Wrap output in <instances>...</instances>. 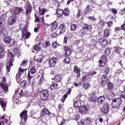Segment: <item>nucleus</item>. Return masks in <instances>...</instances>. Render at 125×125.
<instances>
[{
  "instance_id": "1",
  "label": "nucleus",
  "mask_w": 125,
  "mask_h": 125,
  "mask_svg": "<svg viewBox=\"0 0 125 125\" xmlns=\"http://www.w3.org/2000/svg\"><path fill=\"white\" fill-rule=\"evenodd\" d=\"M73 107L77 112H79L81 115H84V114H87L89 111V109L87 108L85 105L82 106L81 104V101H75L73 104Z\"/></svg>"
},
{
  "instance_id": "2",
  "label": "nucleus",
  "mask_w": 125,
  "mask_h": 125,
  "mask_svg": "<svg viewBox=\"0 0 125 125\" xmlns=\"http://www.w3.org/2000/svg\"><path fill=\"white\" fill-rule=\"evenodd\" d=\"M9 56H10V59L9 62H7L6 68L7 72H10V68L12 66H13V61H14V55L12 53V52L9 53Z\"/></svg>"
},
{
  "instance_id": "3",
  "label": "nucleus",
  "mask_w": 125,
  "mask_h": 125,
  "mask_svg": "<svg viewBox=\"0 0 125 125\" xmlns=\"http://www.w3.org/2000/svg\"><path fill=\"white\" fill-rule=\"evenodd\" d=\"M121 104H122V99L115 98L112 100L111 106L112 108H118L121 106Z\"/></svg>"
},
{
  "instance_id": "4",
  "label": "nucleus",
  "mask_w": 125,
  "mask_h": 125,
  "mask_svg": "<svg viewBox=\"0 0 125 125\" xmlns=\"http://www.w3.org/2000/svg\"><path fill=\"white\" fill-rule=\"evenodd\" d=\"M27 71V69H22L21 67L19 68V73L17 74L16 79L17 80V82L18 83H20L21 81V75H23L24 74V72H26Z\"/></svg>"
},
{
  "instance_id": "5",
  "label": "nucleus",
  "mask_w": 125,
  "mask_h": 125,
  "mask_svg": "<svg viewBox=\"0 0 125 125\" xmlns=\"http://www.w3.org/2000/svg\"><path fill=\"white\" fill-rule=\"evenodd\" d=\"M40 97L41 100H43L44 101V100H46L47 99L49 94H48V91L46 90H41L40 92Z\"/></svg>"
},
{
  "instance_id": "6",
  "label": "nucleus",
  "mask_w": 125,
  "mask_h": 125,
  "mask_svg": "<svg viewBox=\"0 0 125 125\" xmlns=\"http://www.w3.org/2000/svg\"><path fill=\"white\" fill-rule=\"evenodd\" d=\"M17 18L16 16L12 15L9 17V19H8L7 25L11 26L14 25V23L16 22Z\"/></svg>"
},
{
  "instance_id": "7",
  "label": "nucleus",
  "mask_w": 125,
  "mask_h": 125,
  "mask_svg": "<svg viewBox=\"0 0 125 125\" xmlns=\"http://www.w3.org/2000/svg\"><path fill=\"white\" fill-rule=\"evenodd\" d=\"M88 95L90 96L88 98L90 102H96L97 100V97H96V95H95V92L92 91L91 93H89Z\"/></svg>"
},
{
  "instance_id": "8",
  "label": "nucleus",
  "mask_w": 125,
  "mask_h": 125,
  "mask_svg": "<svg viewBox=\"0 0 125 125\" xmlns=\"http://www.w3.org/2000/svg\"><path fill=\"white\" fill-rule=\"evenodd\" d=\"M109 109L110 104H104L102 108V111L104 113V114H108V113H109Z\"/></svg>"
},
{
  "instance_id": "9",
  "label": "nucleus",
  "mask_w": 125,
  "mask_h": 125,
  "mask_svg": "<svg viewBox=\"0 0 125 125\" xmlns=\"http://www.w3.org/2000/svg\"><path fill=\"white\" fill-rule=\"evenodd\" d=\"M60 32L59 33V35H62L66 32V25L64 23H62L59 26Z\"/></svg>"
},
{
  "instance_id": "10",
  "label": "nucleus",
  "mask_w": 125,
  "mask_h": 125,
  "mask_svg": "<svg viewBox=\"0 0 125 125\" xmlns=\"http://www.w3.org/2000/svg\"><path fill=\"white\" fill-rule=\"evenodd\" d=\"M99 43H101L103 47H106L107 46V44H108V42H107V40L104 38H102L99 40Z\"/></svg>"
},
{
  "instance_id": "11",
  "label": "nucleus",
  "mask_w": 125,
  "mask_h": 125,
  "mask_svg": "<svg viewBox=\"0 0 125 125\" xmlns=\"http://www.w3.org/2000/svg\"><path fill=\"white\" fill-rule=\"evenodd\" d=\"M22 11H23V8L16 7L13 10V13L14 15L16 16V15H18V14H20V13H21Z\"/></svg>"
},
{
  "instance_id": "12",
  "label": "nucleus",
  "mask_w": 125,
  "mask_h": 125,
  "mask_svg": "<svg viewBox=\"0 0 125 125\" xmlns=\"http://www.w3.org/2000/svg\"><path fill=\"white\" fill-rule=\"evenodd\" d=\"M5 20H6V15L4 14L0 17V27L4 25V24H5Z\"/></svg>"
},
{
  "instance_id": "13",
  "label": "nucleus",
  "mask_w": 125,
  "mask_h": 125,
  "mask_svg": "<svg viewBox=\"0 0 125 125\" xmlns=\"http://www.w3.org/2000/svg\"><path fill=\"white\" fill-rule=\"evenodd\" d=\"M57 63V58H52L48 62V64L50 67H54L55 66V64Z\"/></svg>"
},
{
  "instance_id": "14",
  "label": "nucleus",
  "mask_w": 125,
  "mask_h": 125,
  "mask_svg": "<svg viewBox=\"0 0 125 125\" xmlns=\"http://www.w3.org/2000/svg\"><path fill=\"white\" fill-rule=\"evenodd\" d=\"M101 80H102L101 81V84L103 86H104V85H106L107 82H109V79H107V77L105 76V75H103L102 76Z\"/></svg>"
},
{
  "instance_id": "15",
  "label": "nucleus",
  "mask_w": 125,
  "mask_h": 125,
  "mask_svg": "<svg viewBox=\"0 0 125 125\" xmlns=\"http://www.w3.org/2000/svg\"><path fill=\"white\" fill-rule=\"evenodd\" d=\"M45 115H50V112L46 108H43L41 113L40 118H43Z\"/></svg>"
},
{
  "instance_id": "16",
  "label": "nucleus",
  "mask_w": 125,
  "mask_h": 125,
  "mask_svg": "<svg viewBox=\"0 0 125 125\" xmlns=\"http://www.w3.org/2000/svg\"><path fill=\"white\" fill-rule=\"evenodd\" d=\"M105 96H100L97 99V103L99 104V105H101V104H103V102L105 101Z\"/></svg>"
},
{
  "instance_id": "17",
  "label": "nucleus",
  "mask_w": 125,
  "mask_h": 125,
  "mask_svg": "<svg viewBox=\"0 0 125 125\" xmlns=\"http://www.w3.org/2000/svg\"><path fill=\"white\" fill-rule=\"evenodd\" d=\"M7 54V52L3 48H0V58L3 59L5 57V55Z\"/></svg>"
},
{
  "instance_id": "18",
  "label": "nucleus",
  "mask_w": 125,
  "mask_h": 125,
  "mask_svg": "<svg viewBox=\"0 0 125 125\" xmlns=\"http://www.w3.org/2000/svg\"><path fill=\"white\" fill-rule=\"evenodd\" d=\"M31 33L26 31H22V37L25 38V40H28L31 37Z\"/></svg>"
},
{
  "instance_id": "19",
  "label": "nucleus",
  "mask_w": 125,
  "mask_h": 125,
  "mask_svg": "<svg viewBox=\"0 0 125 125\" xmlns=\"http://www.w3.org/2000/svg\"><path fill=\"white\" fill-rule=\"evenodd\" d=\"M59 10H60L61 13H63L65 16H69V15H70V11H69L68 8H65L63 11L61 9H59L58 12H59Z\"/></svg>"
},
{
  "instance_id": "20",
  "label": "nucleus",
  "mask_w": 125,
  "mask_h": 125,
  "mask_svg": "<svg viewBox=\"0 0 125 125\" xmlns=\"http://www.w3.org/2000/svg\"><path fill=\"white\" fill-rule=\"evenodd\" d=\"M71 91H72V89L70 88L63 95L62 98L61 99L62 103H64V102H65V99L67 98V97H68V95L71 93Z\"/></svg>"
},
{
  "instance_id": "21",
  "label": "nucleus",
  "mask_w": 125,
  "mask_h": 125,
  "mask_svg": "<svg viewBox=\"0 0 125 125\" xmlns=\"http://www.w3.org/2000/svg\"><path fill=\"white\" fill-rule=\"evenodd\" d=\"M63 49L64 51H65V56H69V55L71 54V52H72V50H71V49L68 48V46H64Z\"/></svg>"
},
{
  "instance_id": "22",
  "label": "nucleus",
  "mask_w": 125,
  "mask_h": 125,
  "mask_svg": "<svg viewBox=\"0 0 125 125\" xmlns=\"http://www.w3.org/2000/svg\"><path fill=\"white\" fill-rule=\"evenodd\" d=\"M11 41H12V39L10 36H6L3 39V42L5 43H6V44H10Z\"/></svg>"
},
{
  "instance_id": "23",
  "label": "nucleus",
  "mask_w": 125,
  "mask_h": 125,
  "mask_svg": "<svg viewBox=\"0 0 125 125\" xmlns=\"http://www.w3.org/2000/svg\"><path fill=\"white\" fill-rule=\"evenodd\" d=\"M27 111L26 110H23L21 114H20V117L21 119H23L24 118V122H26L27 121V117L26 116L27 115Z\"/></svg>"
},
{
  "instance_id": "24",
  "label": "nucleus",
  "mask_w": 125,
  "mask_h": 125,
  "mask_svg": "<svg viewBox=\"0 0 125 125\" xmlns=\"http://www.w3.org/2000/svg\"><path fill=\"white\" fill-rule=\"evenodd\" d=\"M58 24L56 21H54L53 23H51V27L52 31H54L57 29V26Z\"/></svg>"
},
{
  "instance_id": "25",
  "label": "nucleus",
  "mask_w": 125,
  "mask_h": 125,
  "mask_svg": "<svg viewBox=\"0 0 125 125\" xmlns=\"http://www.w3.org/2000/svg\"><path fill=\"white\" fill-rule=\"evenodd\" d=\"M31 10H32V6H31V4H27L26 8V14H30V13H31Z\"/></svg>"
},
{
  "instance_id": "26",
  "label": "nucleus",
  "mask_w": 125,
  "mask_h": 125,
  "mask_svg": "<svg viewBox=\"0 0 125 125\" xmlns=\"http://www.w3.org/2000/svg\"><path fill=\"white\" fill-rule=\"evenodd\" d=\"M104 73L105 74H104V76H106V77H107L108 75H109V73H110V67H109L107 65L105 66L104 68Z\"/></svg>"
},
{
  "instance_id": "27",
  "label": "nucleus",
  "mask_w": 125,
  "mask_h": 125,
  "mask_svg": "<svg viewBox=\"0 0 125 125\" xmlns=\"http://www.w3.org/2000/svg\"><path fill=\"white\" fill-rule=\"evenodd\" d=\"M61 80H62L61 75L57 74L55 76L54 80L56 83H59V82H61Z\"/></svg>"
},
{
  "instance_id": "28",
  "label": "nucleus",
  "mask_w": 125,
  "mask_h": 125,
  "mask_svg": "<svg viewBox=\"0 0 125 125\" xmlns=\"http://www.w3.org/2000/svg\"><path fill=\"white\" fill-rule=\"evenodd\" d=\"M83 30H92V27L91 25H89L85 23L83 26Z\"/></svg>"
},
{
  "instance_id": "29",
  "label": "nucleus",
  "mask_w": 125,
  "mask_h": 125,
  "mask_svg": "<svg viewBox=\"0 0 125 125\" xmlns=\"http://www.w3.org/2000/svg\"><path fill=\"white\" fill-rule=\"evenodd\" d=\"M103 124H104V122H103V119L102 118H99L96 121V125H103Z\"/></svg>"
},
{
  "instance_id": "30",
  "label": "nucleus",
  "mask_w": 125,
  "mask_h": 125,
  "mask_svg": "<svg viewBox=\"0 0 125 125\" xmlns=\"http://www.w3.org/2000/svg\"><path fill=\"white\" fill-rule=\"evenodd\" d=\"M83 121L85 123V125H90V123L91 122V119L89 117H85L83 119Z\"/></svg>"
},
{
  "instance_id": "31",
  "label": "nucleus",
  "mask_w": 125,
  "mask_h": 125,
  "mask_svg": "<svg viewBox=\"0 0 125 125\" xmlns=\"http://www.w3.org/2000/svg\"><path fill=\"white\" fill-rule=\"evenodd\" d=\"M0 104H1L3 111H5L6 108V103L4 101L1 100L0 101Z\"/></svg>"
},
{
  "instance_id": "32",
  "label": "nucleus",
  "mask_w": 125,
  "mask_h": 125,
  "mask_svg": "<svg viewBox=\"0 0 125 125\" xmlns=\"http://www.w3.org/2000/svg\"><path fill=\"white\" fill-rule=\"evenodd\" d=\"M114 88V84H113V83L108 82H107V89L108 90H112Z\"/></svg>"
},
{
  "instance_id": "33",
  "label": "nucleus",
  "mask_w": 125,
  "mask_h": 125,
  "mask_svg": "<svg viewBox=\"0 0 125 125\" xmlns=\"http://www.w3.org/2000/svg\"><path fill=\"white\" fill-rule=\"evenodd\" d=\"M96 74H97V72L95 71H89V72H88L87 74L86 75V77H88V78L89 77L94 76V75H96Z\"/></svg>"
},
{
  "instance_id": "34",
  "label": "nucleus",
  "mask_w": 125,
  "mask_h": 125,
  "mask_svg": "<svg viewBox=\"0 0 125 125\" xmlns=\"http://www.w3.org/2000/svg\"><path fill=\"white\" fill-rule=\"evenodd\" d=\"M50 45V42L48 41H45L44 43L42 44V47H43V48H47V47H48Z\"/></svg>"
},
{
  "instance_id": "35",
  "label": "nucleus",
  "mask_w": 125,
  "mask_h": 125,
  "mask_svg": "<svg viewBox=\"0 0 125 125\" xmlns=\"http://www.w3.org/2000/svg\"><path fill=\"white\" fill-rule=\"evenodd\" d=\"M107 62H103L102 60H99V66L101 68H103Z\"/></svg>"
},
{
  "instance_id": "36",
  "label": "nucleus",
  "mask_w": 125,
  "mask_h": 125,
  "mask_svg": "<svg viewBox=\"0 0 125 125\" xmlns=\"http://www.w3.org/2000/svg\"><path fill=\"white\" fill-rule=\"evenodd\" d=\"M104 53L106 56H109L111 53V49L110 48H106L104 50Z\"/></svg>"
},
{
  "instance_id": "37",
  "label": "nucleus",
  "mask_w": 125,
  "mask_h": 125,
  "mask_svg": "<svg viewBox=\"0 0 125 125\" xmlns=\"http://www.w3.org/2000/svg\"><path fill=\"white\" fill-rule=\"evenodd\" d=\"M97 43V41L95 39H92L90 42L91 46H95Z\"/></svg>"
},
{
  "instance_id": "38",
  "label": "nucleus",
  "mask_w": 125,
  "mask_h": 125,
  "mask_svg": "<svg viewBox=\"0 0 125 125\" xmlns=\"http://www.w3.org/2000/svg\"><path fill=\"white\" fill-rule=\"evenodd\" d=\"M73 71L75 73H81V69L79 68L78 66L75 65L74 66Z\"/></svg>"
},
{
  "instance_id": "39",
  "label": "nucleus",
  "mask_w": 125,
  "mask_h": 125,
  "mask_svg": "<svg viewBox=\"0 0 125 125\" xmlns=\"http://www.w3.org/2000/svg\"><path fill=\"white\" fill-rule=\"evenodd\" d=\"M77 25L76 24H72L70 26V30L71 32H74L76 31V29H77Z\"/></svg>"
},
{
  "instance_id": "40",
  "label": "nucleus",
  "mask_w": 125,
  "mask_h": 125,
  "mask_svg": "<svg viewBox=\"0 0 125 125\" xmlns=\"http://www.w3.org/2000/svg\"><path fill=\"white\" fill-rule=\"evenodd\" d=\"M121 51H122V48L120 47H115L114 52H116V53L120 54Z\"/></svg>"
},
{
  "instance_id": "41",
  "label": "nucleus",
  "mask_w": 125,
  "mask_h": 125,
  "mask_svg": "<svg viewBox=\"0 0 125 125\" xmlns=\"http://www.w3.org/2000/svg\"><path fill=\"white\" fill-rule=\"evenodd\" d=\"M0 86L2 87V89L4 90L5 91H8V87L4 84V83H1Z\"/></svg>"
},
{
  "instance_id": "42",
  "label": "nucleus",
  "mask_w": 125,
  "mask_h": 125,
  "mask_svg": "<svg viewBox=\"0 0 125 125\" xmlns=\"http://www.w3.org/2000/svg\"><path fill=\"white\" fill-rule=\"evenodd\" d=\"M57 86H58V84L57 83H53L50 86V89L51 90H53V89H56V88H57Z\"/></svg>"
},
{
  "instance_id": "43",
  "label": "nucleus",
  "mask_w": 125,
  "mask_h": 125,
  "mask_svg": "<svg viewBox=\"0 0 125 125\" xmlns=\"http://www.w3.org/2000/svg\"><path fill=\"white\" fill-rule=\"evenodd\" d=\"M89 9H90V6L89 5H87L85 9L84 10V14H85V15H86L87 14V13H88V12H89Z\"/></svg>"
},
{
  "instance_id": "44",
  "label": "nucleus",
  "mask_w": 125,
  "mask_h": 125,
  "mask_svg": "<svg viewBox=\"0 0 125 125\" xmlns=\"http://www.w3.org/2000/svg\"><path fill=\"white\" fill-rule=\"evenodd\" d=\"M79 33L80 36L81 37H84V36H85V34H86V32L83 29L80 30Z\"/></svg>"
},
{
  "instance_id": "45",
  "label": "nucleus",
  "mask_w": 125,
  "mask_h": 125,
  "mask_svg": "<svg viewBox=\"0 0 125 125\" xmlns=\"http://www.w3.org/2000/svg\"><path fill=\"white\" fill-rule=\"evenodd\" d=\"M100 60H102V61L105 62V63H107V62H108V60H107V57L105 55H103L102 58Z\"/></svg>"
},
{
  "instance_id": "46",
  "label": "nucleus",
  "mask_w": 125,
  "mask_h": 125,
  "mask_svg": "<svg viewBox=\"0 0 125 125\" xmlns=\"http://www.w3.org/2000/svg\"><path fill=\"white\" fill-rule=\"evenodd\" d=\"M27 85V81L26 80H23L21 82V87H26V86Z\"/></svg>"
},
{
  "instance_id": "47",
  "label": "nucleus",
  "mask_w": 125,
  "mask_h": 125,
  "mask_svg": "<svg viewBox=\"0 0 125 125\" xmlns=\"http://www.w3.org/2000/svg\"><path fill=\"white\" fill-rule=\"evenodd\" d=\"M30 72L32 75L36 74V67L33 66L30 68Z\"/></svg>"
},
{
  "instance_id": "48",
  "label": "nucleus",
  "mask_w": 125,
  "mask_h": 125,
  "mask_svg": "<svg viewBox=\"0 0 125 125\" xmlns=\"http://www.w3.org/2000/svg\"><path fill=\"white\" fill-rule=\"evenodd\" d=\"M27 78L28 79V83H31V80H32V78H33V77L31 76V74H30V71H29L28 72Z\"/></svg>"
},
{
  "instance_id": "49",
  "label": "nucleus",
  "mask_w": 125,
  "mask_h": 125,
  "mask_svg": "<svg viewBox=\"0 0 125 125\" xmlns=\"http://www.w3.org/2000/svg\"><path fill=\"white\" fill-rule=\"evenodd\" d=\"M104 37H109L110 35V30H105L104 33Z\"/></svg>"
},
{
  "instance_id": "50",
  "label": "nucleus",
  "mask_w": 125,
  "mask_h": 125,
  "mask_svg": "<svg viewBox=\"0 0 125 125\" xmlns=\"http://www.w3.org/2000/svg\"><path fill=\"white\" fill-rule=\"evenodd\" d=\"M70 58L68 57H65L64 59V62L65 64H69L70 63Z\"/></svg>"
},
{
  "instance_id": "51",
  "label": "nucleus",
  "mask_w": 125,
  "mask_h": 125,
  "mask_svg": "<svg viewBox=\"0 0 125 125\" xmlns=\"http://www.w3.org/2000/svg\"><path fill=\"white\" fill-rule=\"evenodd\" d=\"M46 10L44 9H42V10H41V7H39V13L40 15H43L45 13Z\"/></svg>"
},
{
  "instance_id": "52",
  "label": "nucleus",
  "mask_w": 125,
  "mask_h": 125,
  "mask_svg": "<svg viewBox=\"0 0 125 125\" xmlns=\"http://www.w3.org/2000/svg\"><path fill=\"white\" fill-rule=\"evenodd\" d=\"M26 95V92L23 91V90H21L20 92V96L21 97H23V96H25Z\"/></svg>"
},
{
  "instance_id": "53",
  "label": "nucleus",
  "mask_w": 125,
  "mask_h": 125,
  "mask_svg": "<svg viewBox=\"0 0 125 125\" xmlns=\"http://www.w3.org/2000/svg\"><path fill=\"white\" fill-rule=\"evenodd\" d=\"M52 46L54 48H57V46H59V44L57 43V42H52Z\"/></svg>"
},
{
  "instance_id": "54",
  "label": "nucleus",
  "mask_w": 125,
  "mask_h": 125,
  "mask_svg": "<svg viewBox=\"0 0 125 125\" xmlns=\"http://www.w3.org/2000/svg\"><path fill=\"white\" fill-rule=\"evenodd\" d=\"M88 79V76H86V75H85L84 76H83L82 79H81V83H84L86 80Z\"/></svg>"
},
{
  "instance_id": "55",
  "label": "nucleus",
  "mask_w": 125,
  "mask_h": 125,
  "mask_svg": "<svg viewBox=\"0 0 125 125\" xmlns=\"http://www.w3.org/2000/svg\"><path fill=\"white\" fill-rule=\"evenodd\" d=\"M4 32H5V29L2 27L0 26V36L2 35V34H4Z\"/></svg>"
},
{
  "instance_id": "56",
  "label": "nucleus",
  "mask_w": 125,
  "mask_h": 125,
  "mask_svg": "<svg viewBox=\"0 0 125 125\" xmlns=\"http://www.w3.org/2000/svg\"><path fill=\"white\" fill-rule=\"evenodd\" d=\"M14 51L15 54H16V55H18V54H19L20 53L19 48H15L14 49Z\"/></svg>"
},
{
  "instance_id": "57",
  "label": "nucleus",
  "mask_w": 125,
  "mask_h": 125,
  "mask_svg": "<svg viewBox=\"0 0 125 125\" xmlns=\"http://www.w3.org/2000/svg\"><path fill=\"white\" fill-rule=\"evenodd\" d=\"M105 24H106V23L104 21H100V25L101 28H103V27L105 26Z\"/></svg>"
},
{
  "instance_id": "58",
  "label": "nucleus",
  "mask_w": 125,
  "mask_h": 125,
  "mask_svg": "<svg viewBox=\"0 0 125 125\" xmlns=\"http://www.w3.org/2000/svg\"><path fill=\"white\" fill-rule=\"evenodd\" d=\"M34 49L36 50V51H40V50H41V47L38 45L34 46Z\"/></svg>"
},
{
  "instance_id": "59",
  "label": "nucleus",
  "mask_w": 125,
  "mask_h": 125,
  "mask_svg": "<svg viewBox=\"0 0 125 125\" xmlns=\"http://www.w3.org/2000/svg\"><path fill=\"white\" fill-rule=\"evenodd\" d=\"M83 87L85 89H87V88H89V87H90V85L89 84H86V83L83 84Z\"/></svg>"
},
{
  "instance_id": "60",
  "label": "nucleus",
  "mask_w": 125,
  "mask_h": 125,
  "mask_svg": "<svg viewBox=\"0 0 125 125\" xmlns=\"http://www.w3.org/2000/svg\"><path fill=\"white\" fill-rule=\"evenodd\" d=\"M55 98V95H50L48 96V99L49 100H53V99H54V98Z\"/></svg>"
},
{
  "instance_id": "61",
  "label": "nucleus",
  "mask_w": 125,
  "mask_h": 125,
  "mask_svg": "<svg viewBox=\"0 0 125 125\" xmlns=\"http://www.w3.org/2000/svg\"><path fill=\"white\" fill-rule=\"evenodd\" d=\"M84 121L82 119L80 122H78V125H85Z\"/></svg>"
},
{
  "instance_id": "62",
  "label": "nucleus",
  "mask_w": 125,
  "mask_h": 125,
  "mask_svg": "<svg viewBox=\"0 0 125 125\" xmlns=\"http://www.w3.org/2000/svg\"><path fill=\"white\" fill-rule=\"evenodd\" d=\"M111 11L113 14H117L118 13V10H117L116 9L112 8Z\"/></svg>"
},
{
  "instance_id": "63",
  "label": "nucleus",
  "mask_w": 125,
  "mask_h": 125,
  "mask_svg": "<svg viewBox=\"0 0 125 125\" xmlns=\"http://www.w3.org/2000/svg\"><path fill=\"white\" fill-rule=\"evenodd\" d=\"M57 36H58V34H57L56 33H54L51 35V37L52 38V39H54V38H56Z\"/></svg>"
},
{
  "instance_id": "64",
  "label": "nucleus",
  "mask_w": 125,
  "mask_h": 125,
  "mask_svg": "<svg viewBox=\"0 0 125 125\" xmlns=\"http://www.w3.org/2000/svg\"><path fill=\"white\" fill-rule=\"evenodd\" d=\"M75 119L76 121H79L80 120V115L79 114H76L75 115Z\"/></svg>"
}]
</instances>
